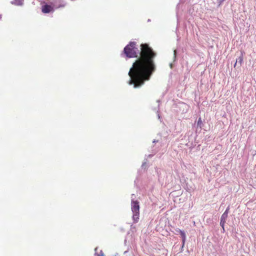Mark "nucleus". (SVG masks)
Returning <instances> with one entry per match:
<instances>
[{
  "label": "nucleus",
  "mask_w": 256,
  "mask_h": 256,
  "mask_svg": "<svg viewBox=\"0 0 256 256\" xmlns=\"http://www.w3.org/2000/svg\"><path fill=\"white\" fill-rule=\"evenodd\" d=\"M140 50L136 42H131L124 49L123 52L128 58H137L130 68L128 76L129 84L134 88L142 86L148 80L156 69L154 58L156 53L147 44H140Z\"/></svg>",
  "instance_id": "1"
},
{
  "label": "nucleus",
  "mask_w": 256,
  "mask_h": 256,
  "mask_svg": "<svg viewBox=\"0 0 256 256\" xmlns=\"http://www.w3.org/2000/svg\"><path fill=\"white\" fill-rule=\"evenodd\" d=\"M52 10V8L48 4H45L42 6V11L43 13H49Z\"/></svg>",
  "instance_id": "3"
},
{
  "label": "nucleus",
  "mask_w": 256,
  "mask_h": 256,
  "mask_svg": "<svg viewBox=\"0 0 256 256\" xmlns=\"http://www.w3.org/2000/svg\"><path fill=\"white\" fill-rule=\"evenodd\" d=\"M178 232H180V234L182 238V246H184V244L185 241L186 240V236L185 232L183 230H182L180 229L178 230Z\"/></svg>",
  "instance_id": "4"
},
{
  "label": "nucleus",
  "mask_w": 256,
  "mask_h": 256,
  "mask_svg": "<svg viewBox=\"0 0 256 256\" xmlns=\"http://www.w3.org/2000/svg\"><path fill=\"white\" fill-rule=\"evenodd\" d=\"M226 222V221H223V220H220V225L222 228L224 230V226Z\"/></svg>",
  "instance_id": "8"
},
{
  "label": "nucleus",
  "mask_w": 256,
  "mask_h": 256,
  "mask_svg": "<svg viewBox=\"0 0 256 256\" xmlns=\"http://www.w3.org/2000/svg\"><path fill=\"white\" fill-rule=\"evenodd\" d=\"M243 61V54L242 53V56H240L236 60V63L234 64V67H236L237 62H239L240 64H242Z\"/></svg>",
  "instance_id": "6"
},
{
  "label": "nucleus",
  "mask_w": 256,
  "mask_h": 256,
  "mask_svg": "<svg viewBox=\"0 0 256 256\" xmlns=\"http://www.w3.org/2000/svg\"><path fill=\"white\" fill-rule=\"evenodd\" d=\"M228 216V214L224 213L221 216L220 220L226 222V220Z\"/></svg>",
  "instance_id": "7"
},
{
  "label": "nucleus",
  "mask_w": 256,
  "mask_h": 256,
  "mask_svg": "<svg viewBox=\"0 0 256 256\" xmlns=\"http://www.w3.org/2000/svg\"><path fill=\"white\" fill-rule=\"evenodd\" d=\"M229 210H230V208L228 206L226 210H225V212H224V214H226L228 215V214L229 212Z\"/></svg>",
  "instance_id": "10"
},
{
  "label": "nucleus",
  "mask_w": 256,
  "mask_h": 256,
  "mask_svg": "<svg viewBox=\"0 0 256 256\" xmlns=\"http://www.w3.org/2000/svg\"><path fill=\"white\" fill-rule=\"evenodd\" d=\"M174 58H176V50H174Z\"/></svg>",
  "instance_id": "11"
},
{
  "label": "nucleus",
  "mask_w": 256,
  "mask_h": 256,
  "mask_svg": "<svg viewBox=\"0 0 256 256\" xmlns=\"http://www.w3.org/2000/svg\"><path fill=\"white\" fill-rule=\"evenodd\" d=\"M170 68H172V64H170Z\"/></svg>",
  "instance_id": "13"
},
{
  "label": "nucleus",
  "mask_w": 256,
  "mask_h": 256,
  "mask_svg": "<svg viewBox=\"0 0 256 256\" xmlns=\"http://www.w3.org/2000/svg\"><path fill=\"white\" fill-rule=\"evenodd\" d=\"M132 212H140V206L139 202L138 201L132 200Z\"/></svg>",
  "instance_id": "2"
},
{
  "label": "nucleus",
  "mask_w": 256,
  "mask_h": 256,
  "mask_svg": "<svg viewBox=\"0 0 256 256\" xmlns=\"http://www.w3.org/2000/svg\"><path fill=\"white\" fill-rule=\"evenodd\" d=\"M202 124V118H200L198 121V125L201 128V124Z\"/></svg>",
  "instance_id": "9"
},
{
  "label": "nucleus",
  "mask_w": 256,
  "mask_h": 256,
  "mask_svg": "<svg viewBox=\"0 0 256 256\" xmlns=\"http://www.w3.org/2000/svg\"><path fill=\"white\" fill-rule=\"evenodd\" d=\"M96 256H104V254L102 253L100 254H96Z\"/></svg>",
  "instance_id": "12"
},
{
  "label": "nucleus",
  "mask_w": 256,
  "mask_h": 256,
  "mask_svg": "<svg viewBox=\"0 0 256 256\" xmlns=\"http://www.w3.org/2000/svg\"><path fill=\"white\" fill-rule=\"evenodd\" d=\"M133 220L135 222H138L139 219L140 212H138V213L137 212H133Z\"/></svg>",
  "instance_id": "5"
}]
</instances>
